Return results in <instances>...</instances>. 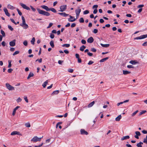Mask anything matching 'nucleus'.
Segmentation results:
<instances>
[{"instance_id":"f257e3e1","label":"nucleus","mask_w":147,"mask_h":147,"mask_svg":"<svg viewBox=\"0 0 147 147\" xmlns=\"http://www.w3.org/2000/svg\"><path fill=\"white\" fill-rule=\"evenodd\" d=\"M37 9L38 13L40 14L47 16H48L50 15V14L49 12L41 10L39 8H37Z\"/></svg>"},{"instance_id":"f03ea898","label":"nucleus","mask_w":147,"mask_h":147,"mask_svg":"<svg viewBox=\"0 0 147 147\" xmlns=\"http://www.w3.org/2000/svg\"><path fill=\"white\" fill-rule=\"evenodd\" d=\"M43 136L40 138H38L37 136L34 137L31 140V141L34 142H36L38 141H40L41 139L42 138Z\"/></svg>"},{"instance_id":"7ed1b4c3","label":"nucleus","mask_w":147,"mask_h":147,"mask_svg":"<svg viewBox=\"0 0 147 147\" xmlns=\"http://www.w3.org/2000/svg\"><path fill=\"white\" fill-rule=\"evenodd\" d=\"M6 87L9 90H13L14 88L11 86L8 83H6L5 84Z\"/></svg>"},{"instance_id":"20e7f679","label":"nucleus","mask_w":147,"mask_h":147,"mask_svg":"<svg viewBox=\"0 0 147 147\" xmlns=\"http://www.w3.org/2000/svg\"><path fill=\"white\" fill-rule=\"evenodd\" d=\"M60 10H59V11L63 12L65 11L67 9V5H64L62 6H61L60 7Z\"/></svg>"},{"instance_id":"39448f33","label":"nucleus","mask_w":147,"mask_h":147,"mask_svg":"<svg viewBox=\"0 0 147 147\" xmlns=\"http://www.w3.org/2000/svg\"><path fill=\"white\" fill-rule=\"evenodd\" d=\"M147 37V34L143 35L140 36L136 37L134 39H141Z\"/></svg>"},{"instance_id":"423d86ee","label":"nucleus","mask_w":147,"mask_h":147,"mask_svg":"<svg viewBox=\"0 0 147 147\" xmlns=\"http://www.w3.org/2000/svg\"><path fill=\"white\" fill-rule=\"evenodd\" d=\"M20 5L24 9H25L27 10H30V8L26 6V5L23 3H20Z\"/></svg>"},{"instance_id":"0eeeda50","label":"nucleus","mask_w":147,"mask_h":147,"mask_svg":"<svg viewBox=\"0 0 147 147\" xmlns=\"http://www.w3.org/2000/svg\"><path fill=\"white\" fill-rule=\"evenodd\" d=\"M16 40L15 39L10 42L9 43L11 47H13L15 45Z\"/></svg>"},{"instance_id":"6e6552de","label":"nucleus","mask_w":147,"mask_h":147,"mask_svg":"<svg viewBox=\"0 0 147 147\" xmlns=\"http://www.w3.org/2000/svg\"><path fill=\"white\" fill-rule=\"evenodd\" d=\"M70 18L68 19V20L69 22H73L76 20V19L74 17L71 16H69Z\"/></svg>"},{"instance_id":"1a4fd4ad","label":"nucleus","mask_w":147,"mask_h":147,"mask_svg":"<svg viewBox=\"0 0 147 147\" xmlns=\"http://www.w3.org/2000/svg\"><path fill=\"white\" fill-rule=\"evenodd\" d=\"M19 135L22 136V135L21 134L20 132L19 131H13L12 132L11 134V135Z\"/></svg>"},{"instance_id":"9d476101","label":"nucleus","mask_w":147,"mask_h":147,"mask_svg":"<svg viewBox=\"0 0 147 147\" xmlns=\"http://www.w3.org/2000/svg\"><path fill=\"white\" fill-rule=\"evenodd\" d=\"M80 132L81 134L82 135H87L88 134V133L83 129H82L80 130Z\"/></svg>"},{"instance_id":"9b49d317","label":"nucleus","mask_w":147,"mask_h":147,"mask_svg":"<svg viewBox=\"0 0 147 147\" xmlns=\"http://www.w3.org/2000/svg\"><path fill=\"white\" fill-rule=\"evenodd\" d=\"M22 24H20V25L21 26H23L24 24H25L26 23L24 18L23 16H22Z\"/></svg>"},{"instance_id":"f8f14e48","label":"nucleus","mask_w":147,"mask_h":147,"mask_svg":"<svg viewBox=\"0 0 147 147\" xmlns=\"http://www.w3.org/2000/svg\"><path fill=\"white\" fill-rule=\"evenodd\" d=\"M94 41V39L92 37H90L87 40V42L90 43H92Z\"/></svg>"},{"instance_id":"ddd939ff","label":"nucleus","mask_w":147,"mask_h":147,"mask_svg":"<svg viewBox=\"0 0 147 147\" xmlns=\"http://www.w3.org/2000/svg\"><path fill=\"white\" fill-rule=\"evenodd\" d=\"M3 11H4L5 14L8 16L9 17L10 16L9 13L8 12V11L6 8L3 9Z\"/></svg>"},{"instance_id":"4468645a","label":"nucleus","mask_w":147,"mask_h":147,"mask_svg":"<svg viewBox=\"0 0 147 147\" xmlns=\"http://www.w3.org/2000/svg\"><path fill=\"white\" fill-rule=\"evenodd\" d=\"M20 107V106H18L16 107L14 109L13 113H12V115L13 116H14L15 115L16 110H17Z\"/></svg>"},{"instance_id":"2eb2a0df","label":"nucleus","mask_w":147,"mask_h":147,"mask_svg":"<svg viewBox=\"0 0 147 147\" xmlns=\"http://www.w3.org/2000/svg\"><path fill=\"white\" fill-rule=\"evenodd\" d=\"M41 7L47 11H50V8H49L48 7L46 6L45 5H42L41 6Z\"/></svg>"},{"instance_id":"dca6fc26","label":"nucleus","mask_w":147,"mask_h":147,"mask_svg":"<svg viewBox=\"0 0 147 147\" xmlns=\"http://www.w3.org/2000/svg\"><path fill=\"white\" fill-rule=\"evenodd\" d=\"M58 13L61 15L63 16L64 17H66L69 16L68 14H66L65 12Z\"/></svg>"},{"instance_id":"f3484780","label":"nucleus","mask_w":147,"mask_h":147,"mask_svg":"<svg viewBox=\"0 0 147 147\" xmlns=\"http://www.w3.org/2000/svg\"><path fill=\"white\" fill-rule=\"evenodd\" d=\"M7 7L8 8L11 10H13L15 9V7L11 5L10 4H8L7 5Z\"/></svg>"},{"instance_id":"a211bd4d","label":"nucleus","mask_w":147,"mask_h":147,"mask_svg":"<svg viewBox=\"0 0 147 147\" xmlns=\"http://www.w3.org/2000/svg\"><path fill=\"white\" fill-rule=\"evenodd\" d=\"M129 138V136H126L123 137L121 139V140H124L128 139Z\"/></svg>"},{"instance_id":"6ab92c4d","label":"nucleus","mask_w":147,"mask_h":147,"mask_svg":"<svg viewBox=\"0 0 147 147\" xmlns=\"http://www.w3.org/2000/svg\"><path fill=\"white\" fill-rule=\"evenodd\" d=\"M121 115H119L118 116H117L116 118H115V120L116 121H120L121 119Z\"/></svg>"},{"instance_id":"aec40b11","label":"nucleus","mask_w":147,"mask_h":147,"mask_svg":"<svg viewBox=\"0 0 147 147\" xmlns=\"http://www.w3.org/2000/svg\"><path fill=\"white\" fill-rule=\"evenodd\" d=\"M100 44L103 47L105 48L108 47L110 45L109 44H103L102 43H100Z\"/></svg>"},{"instance_id":"412c9836","label":"nucleus","mask_w":147,"mask_h":147,"mask_svg":"<svg viewBox=\"0 0 147 147\" xmlns=\"http://www.w3.org/2000/svg\"><path fill=\"white\" fill-rule=\"evenodd\" d=\"M123 74L124 75H126L131 73L130 71H128L126 70H123Z\"/></svg>"},{"instance_id":"4be33fe9","label":"nucleus","mask_w":147,"mask_h":147,"mask_svg":"<svg viewBox=\"0 0 147 147\" xmlns=\"http://www.w3.org/2000/svg\"><path fill=\"white\" fill-rule=\"evenodd\" d=\"M95 102L94 101H93L91 102L88 105V108H90L92 107L93 105L94 104Z\"/></svg>"},{"instance_id":"5701e85b","label":"nucleus","mask_w":147,"mask_h":147,"mask_svg":"<svg viewBox=\"0 0 147 147\" xmlns=\"http://www.w3.org/2000/svg\"><path fill=\"white\" fill-rule=\"evenodd\" d=\"M81 11V9H78L76 10L75 12L76 14H80V13Z\"/></svg>"},{"instance_id":"b1692460","label":"nucleus","mask_w":147,"mask_h":147,"mask_svg":"<svg viewBox=\"0 0 147 147\" xmlns=\"http://www.w3.org/2000/svg\"><path fill=\"white\" fill-rule=\"evenodd\" d=\"M34 74L33 73H30L29 75H28V76L27 77V79H29L31 77H32L34 76Z\"/></svg>"},{"instance_id":"393cba45","label":"nucleus","mask_w":147,"mask_h":147,"mask_svg":"<svg viewBox=\"0 0 147 147\" xmlns=\"http://www.w3.org/2000/svg\"><path fill=\"white\" fill-rule=\"evenodd\" d=\"M129 63L132 65H135L138 63V62L136 61H135L132 60L129 61Z\"/></svg>"},{"instance_id":"a878e982","label":"nucleus","mask_w":147,"mask_h":147,"mask_svg":"<svg viewBox=\"0 0 147 147\" xmlns=\"http://www.w3.org/2000/svg\"><path fill=\"white\" fill-rule=\"evenodd\" d=\"M48 83V80H47L43 84L42 86L43 87V88H45L47 85V84Z\"/></svg>"},{"instance_id":"bb28decb","label":"nucleus","mask_w":147,"mask_h":147,"mask_svg":"<svg viewBox=\"0 0 147 147\" xmlns=\"http://www.w3.org/2000/svg\"><path fill=\"white\" fill-rule=\"evenodd\" d=\"M50 45L52 48L54 47V42L53 40H51L50 42Z\"/></svg>"},{"instance_id":"cd10ccee","label":"nucleus","mask_w":147,"mask_h":147,"mask_svg":"<svg viewBox=\"0 0 147 147\" xmlns=\"http://www.w3.org/2000/svg\"><path fill=\"white\" fill-rule=\"evenodd\" d=\"M143 144V143L142 142H140L137 144L136 146L138 147H142V145Z\"/></svg>"},{"instance_id":"c85d7f7f","label":"nucleus","mask_w":147,"mask_h":147,"mask_svg":"<svg viewBox=\"0 0 147 147\" xmlns=\"http://www.w3.org/2000/svg\"><path fill=\"white\" fill-rule=\"evenodd\" d=\"M86 48V47L84 45H83L80 48V50L83 51H84V49Z\"/></svg>"},{"instance_id":"c756f323","label":"nucleus","mask_w":147,"mask_h":147,"mask_svg":"<svg viewBox=\"0 0 147 147\" xmlns=\"http://www.w3.org/2000/svg\"><path fill=\"white\" fill-rule=\"evenodd\" d=\"M25 126L26 127H30V124L29 122H27L25 124Z\"/></svg>"},{"instance_id":"7c9ffc66","label":"nucleus","mask_w":147,"mask_h":147,"mask_svg":"<svg viewBox=\"0 0 147 147\" xmlns=\"http://www.w3.org/2000/svg\"><path fill=\"white\" fill-rule=\"evenodd\" d=\"M108 58H109L108 57H106L105 58H104L101 59L100 61V62H104L105 61L107 60L108 59Z\"/></svg>"},{"instance_id":"2f4dec72","label":"nucleus","mask_w":147,"mask_h":147,"mask_svg":"<svg viewBox=\"0 0 147 147\" xmlns=\"http://www.w3.org/2000/svg\"><path fill=\"white\" fill-rule=\"evenodd\" d=\"M59 92V91L58 90L54 91L52 93V94L55 95V94H57Z\"/></svg>"},{"instance_id":"473e14b6","label":"nucleus","mask_w":147,"mask_h":147,"mask_svg":"<svg viewBox=\"0 0 147 147\" xmlns=\"http://www.w3.org/2000/svg\"><path fill=\"white\" fill-rule=\"evenodd\" d=\"M69 44H64L62 45V46L63 47H68L70 46Z\"/></svg>"},{"instance_id":"72a5a7b5","label":"nucleus","mask_w":147,"mask_h":147,"mask_svg":"<svg viewBox=\"0 0 147 147\" xmlns=\"http://www.w3.org/2000/svg\"><path fill=\"white\" fill-rule=\"evenodd\" d=\"M50 11H51L52 12L54 13H56L57 11L56 10L53 8H50Z\"/></svg>"},{"instance_id":"f704fd0d","label":"nucleus","mask_w":147,"mask_h":147,"mask_svg":"<svg viewBox=\"0 0 147 147\" xmlns=\"http://www.w3.org/2000/svg\"><path fill=\"white\" fill-rule=\"evenodd\" d=\"M35 41V38L34 37H33L32 39V40L31 41V42L32 44L34 45V42Z\"/></svg>"},{"instance_id":"c9c22d12","label":"nucleus","mask_w":147,"mask_h":147,"mask_svg":"<svg viewBox=\"0 0 147 147\" xmlns=\"http://www.w3.org/2000/svg\"><path fill=\"white\" fill-rule=\"evenodd\" d=\"M22 26L24 29H26L28 27V25L27 24H24V25L23 26Z\"/></svg>"},{"instance_id":"e433bc0d","label":"nucleus","mask_w":147,"mask_h":147,"mask_svg":"<svg viewBox=\"0 0 147 147\" xmlns=\"http://www.w3.org/2000/svg\"><path fill=\"white\" fill-rule=\"evenodd\" d=\"M1 33L2 35V36H3V37H5V33L2 30H1Z\"/></svg>"},{"instance_id":"4c0bfd02","label":"nucleus","mask_w":147,"mask_h":147,"mask_svg":"<svg viewBox=\"0 0 147 147\" xmlns=\"http://www.w3.org/2000/svg\"><path fill=\"white\" fill-rule=\"evenodd\" d=\"M146 112V111H142L141 112H140L139 113V115H141L142 114L145 113Z\"/></svg>"},{"instance_id":"58836bf2","label":"nucleus","mask_w":147,"mask_h":147,"mask_svg":"<svg viewBox=\"0 0 147 147\" xmlns=\"http://www.w3.org/2000/svg\"><path fill=\"white\" fill-rule=\"evenodd\" d=\"M79 22L80 23H83L84 22V20L83 18H81L79 19Z\"/></svg>"},{"instance_id":"ea45409f","label":"nucleus","mask_w":147,"mask_h":147,"mask_svg":"<svg viewBox=\"0 0 147 147\" xmlns=\"http://www.w3.org/2000/svg\"><path fill=\"white\" fill-rule=\"evenodd\" d=\"M135 134L136 135H138V136H140L141 135V134L139 131H136L135 132Z\"/></svg>"},{"instance_id":"a19ab883","label":"nucleus","mask_w":147,"mask_h":147,"mask_svg":"<svg viewBox=\"0 0 147 147\" xmlns=\"http://www.w3.org/2000/svg\"><path fill=\"white\" fill-rule=\"evenodd\" d=\"M22 100V99L20 98L19 97L16 100V101L18 103L21 101Z\"/></svg>"},{"instance_id":"79ce46f5","label":"nucleus","mask_w":147,"mask_h":147,"mask_svg":"<svg viewBox=\"0 0 147 147\" xmlns=\"http://www.w3.org/2000/svg\"><path fill=\"white\" fill-rule=\"evenodd\" d=\"M138 110L136 111L132 114L131 116H134L138 112Z\"/></svg>"},{"instance_id":"37998d69","label":"nucleus","mask_w":147,"mask_h":147,"mask_svg":"<svg viewBox=\"0 0 147 147\" xmlns=\"http://www.w3.org/2000/svg\"><path fill=\"white\" fill-rule=\"evenodd\" d=\"M24 98L25 100L27 103H28V100L26 96H24Z\"/></svg>"},{"instance_id":"c03bdc74","label":"nucleus","mask_w":147,"mask_h":147,"mask_svg":"<svg viewBox=\"0 0 147 147\" xmlns=\"http://www.w3.org/2000/svg\"><path fill=\"white\" fill-rule=\"evenodd\" d=\"M8 28L11 31H13V28H12V27L10 25H8Z\"/></svg>"},{"instance_id":"a18cd8bd","label":"nucleus","mask_w":147,"mask_h":147,"mask_svg":"<svg viewBox=\"0 0 147 147\" xmlns=\"http://www.w3.org/2000/svg\"><path fill=\"white\" fill-rule=\"evenodd\" d=\"M17 10L18 12V13L19 14L20 16H21L22 15V13L20 11V10L19 9L17 8Z\"/></svg>"},{"instance_id":"49530a36","label":"nucleus","mask_w":147,"mask_h":147,"mask_svg":"<svg viewBox=\"0 0 147 147\" xmlns=\"http://www.w3.org/2000/svg\"><path fill=\"white\" fill-rule=\"evenodd\" d=\"M89 13V11L88 10H86L84 11L83 12V13L84 14H88Z\"/></svg>"},{"instance_id":"de8ad7c7","label":"nucleus","mask_w":147,"mask_h":147,"mask_svg":"<svg viewBox=\"0 0 147 147\" xmlns=\"http://www.w3.org/2000/svg\"><path fill=\"white\" fill-rule=\"evenodd\" d=\"M8 62H9V65H8V67L9 68H10L11 66V62L9 60L8 61Z\"/></svg>"},{"instance_id":"09e8293b","label":"nucleus","mask_w":147,"mask_h":147,"mask_svg":"<svg viewBox=\"0 0 147 147\" xmlns=\"http://www.w3.org/2000/svg\"><path fill=\"white\" fill-rule=\"evenodd\" d=\"M23 44L25 46H26L28 44V42L27 40H25L23 42Z\"/></svg>"},{"instance_id":"8fccbe9b","label":"nucleus","mask_w":147,"mask_h":147,"mask_svg":"<svg viewBox=\"0 0 147 147\" xmlns=\"http://www.w3.org/2000/svg\"><path fill=\"white\" fill-rule=\"evenodd\" d=\"M19 53V51H16L13 54V55H15L16 54H18Z\"/></svg>"},{"instance_id":"3c124183","label":"nucleus","mask_w":147,"mask_h":147,"mask_svg":"<svg viewBox=\"0 0 147 147\" xmlns=\"http://www.w3.org/2000/svg\"><path fill=\"white\" fill-rule=\"evenodd\" d=\"M53 25V23H49V26L47 27V28H49L52 26Z\"/></svg>"},{"instance_id":"603ef678","label":"nucleus","mask_w":147,"mask_h":147,"mask_svg":"<svg viewBox=\"0 0 147 147\" xmlns=\"http://www.w3.org/2000/svg\"><path fill=\"white\" fill-rule=\"evenodd\" d=\"M43 144V143H42L40 144H39L38 146H35V147H41Z\"/></svg>"},{"instance_id":"864d4df0","label":"nucleus","mask_w":147,"mask_h":147,"mask_svg":"<svg viewBox=\"0 0 147 147\" xmlns=\"http://www.w3.org/2000/svg\"><path fill=\"white\" fill-rule=\"evenodd\" d=\"M98 31V30L97 29H94L93 32L94 34H96L97 33Z\"/></svg>"},{"instance_id":"5fc2aeb1","label":"nucleus","mask_w":147,"mask_h":147,"mask_svg":"<svg viewBox=\"0 0 147 147\" xmlns=\"http://www.w3.org/2000/svg\"><path fill=\"white\" fill-rule=\"evenodd\" d=\"M91 51L92 52H95L96 51V49L94 48H92L91 49Z\"/></svg>"},{"instance_id":"6e6d98bb","label":"nucleus","mask_w":147,"mask_h":147,"mask_svg":"<svg viewBox=\"0 0 147 147\" xmlns=\"http://www.w3.org/2000/svg\"><path fill=\"white\" fill-rule=\"evenodd\" d=\"M81 42L82 44H85L86 43V41L84 40L83 39L81 40Z\"/></svg>"},{"instance_id":"4d7b16f0","label":"nucleus","mask_w":147,"mask_h":147,"mask_svg":"<svg viewBox=\"0 0 147 147\" xmlns=\"http://www.w3.org/2000/svg\"><path fill=\"white\" fill-rule=\"evenodd\" d=\"M55 36L54 35L52 34H51L50 35V37L51 38H53Z\"/></svg>"},{"instance_id":"13d9d810","label":"nucleus","mask_w":147,"mask_h":147,"mask_svg":"<svg viewBox=\"0 0 147 147\" xmlns=\"http://www.w3.org/2000/svg\"><path fill=\"white\" fill-rule=\"evenodd\" d=\"M73 70L72 69H69L68 70V71L70 73H72L73 71Z\"/></svg>"},{"instance_id":"bf43d9fd","label":"nucleus","mask_w":147,"mask_h":147,"mask_svg":"<svg viewBox=\"0 0 147 147\" xmlns=\"http://www.w3.org/2000/svg\"><path fill=\"white\" fill-rule=\"evenodd\" d=\"M144 6V5H138L137 6V8H142V7H143Z\"/></svg>"},{"instance_id":"052dcab7","label":"nucleus","mask_w":147,"mask_h":147,"mask_svg":"<svg viewBox=\"0 0 147 147\" xmlns=\"http://www.w3.org/2000/svg\"><path fill=\"white\" fill-rule=\"evenodd\" d=\"M10 20L13 23L15 24L16 25L17 24L15 22L14 20L13 19H10Z\"/></svg>"},{"instance_id":"680f3d73","label":"nucleus","mask_w":147,"mask_h":147,"mask_svg":"<svg viewBox=\"0 0 147 147\" xmlns=\"http://www.w3.org/2000/svg\"><path fill=\"white\" fill-rule=\"evenodd\" d=\"M30 7L33 11L35 12L36 11V9L34 8L32 6H30Z\"/></svg>"},{"instance_id":"e2e57ef3","label":"nucleus","mask_w":147,"mask_h":147,"mask_svg":"<svg viewBox=\"0 0 147 147\" xmlns=\"http://www.w3.org/2000/svg\"><path fill=\"white\" fill-rule=\"evenodd\" d=\"M13 70V69H11V68H10V69H9L8 70V73H11V72Z\"/></svg>"},{"instance_id":"0e129e2a","label":"nucleus","mask_w":147,"mask_h":147,"mask_svg":"<svg viewBox=\"0 0 147 147\" xmlns=\"http://www.w3.org/2000/svg\"><path fill=\"white\" fill-rule=\"evenodd\" d=\"M94 63V62L92 61H89L88 63V64L89 65H90Z\"/></svg>"},{"instance_id":"69168bd1","label":"nucleus","mask_w":147,"mask_h":147,"mask_svg":"<svg viewBox=\"0 0 147 147\" xmlns=\"http://www.w3.org/2000/svg\"><path fill=\"white\" fill-rule=\"evenodd\" d=\"M144 46H147V42H144L142 45Z\"/></svg>"},{"instance_id":"338daca9","label":"nucleus","mask_w":147,"mask_h":147,"mask_svg":"<svg viewBox=\"0 0 147 147\" xmlns=\"http://www.w3.org/2000/svg\"><path fill=\"white\" fill-rule=\"evenodd\" d=\"M76 26V24L75 23H73L71 25V28H73V27H74L75 26Z\"/></svg>"},{"instance_id":"774afa93","label":"nucleus","mask_w":147,"mask_h":147,"mask_svg":"<svg viewBox=\"0 0 147 147\" xmlns=\"http://www.w3.org/2000/svg\"><path fill=\"white\" fill-rule=\"evenodd\" d=\"M143 142L144 143H146L147 144V139H146V138H144V141H143Z\"/></svg>"}]
</instances>
